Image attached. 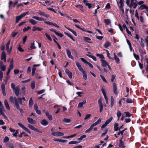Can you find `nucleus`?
<instances>
[{"mask_svg":"<svg viewBox=\"0 0 148 148\" xmlns=\"http://www.w3.org/2000/svg\"><path fill=\"white\" fill-rule=\"evenodd\" d=\"M137 0H131V3H129V4L127 5L130 8L133 7V8H136L137 5V2H134V1H136Z\"/></svg>","mask_w":148,"mask_h":148,"instance_id":"obj_1","label":"nucleus"},{"mask_svg":"<svg viewBox=\"0 0 148 148\" xmlns=\"http://www.w3.org/2000/svg\"><path fill=\"white\" fill-rule=\"evenodd\" d=\"M4 110H5L4 106L1 102L0 101V115H2L4 117L5 119H7V116L3 112V111Z\"/></svg>","mask_w":148,"mask_h":148,"instance_id":"obj_2","label":"nucleus"},{"mask_svg":"<svg viewBox=\"0 0 148 148\" xmlns=\"http://www.w3.org/2000/svg\"><path fill=\"white\" fill-rule=\"evenodd\" d=\"M51 134L53 136H61L64 135L63 133L58 131L53 132L51 133Z\"/></svg>","mask_w":148,"mask_h":148,"instance_id":"obj_3","label":"nucleus"},{"mask_svg":"<svg viewBox=\"0 0 148 148\" xmlns=\"http://www.w3.org/2000/svg\"><path fill=\"white\" fill-rule=\"evenodd\" d=\"M10 40H9L7 44H6V50L9 53H10V52L11 51L12 49V46H11L10 48Z\"/></svg>","mask_w":148,"mask_h":148,"instance_id":"obj_4","label":"nucleus"},{"mask_svg":"<svg viewBox=\"0 0 148 148\" xmlns=\"http://www.w3.org/2000/svg\"><path fill=\"white\" fill-rule=\"evenodd\" d=\"M101 91L106 100V103L107 104H108V98L107 96L104 89L103 88L101 89Z\"/></svg>","mask_w":148,"mask_h":148,"instance_id":"obj_5","label":"nucleus"},{"mask_svg":"<svg viewBox=\"0 0 148 148\" xmlns=\"http://www.w3.org/2000/svg\"><path fill=\"white\" fill-rule=\"evenodd\" d=\"M66 53L68 57L69 58H71L73 60H74V58L71 55V52L69 49H66Z\"/></svg>","mask_w":148,"mask_h":148,"instance_id":"obj_6","label":"nucleus"},{"mask_svg":"<svg viewBox=\"0 0 148 148\" xmlns=\"http://www.w3.org/2000/svg\"><path fill=\"white\" fill-rule=\"evenodd\" d=\"M101 66L103 67H105L108 64V63L104 59H101Z\"/></svg>","mask_w":148,"mask_h":148,"instance_id":"obj_7","label":"nucleus"},{"mask_svg":"<svg viewBox=\"0 0 148 148\" xmlns=\"http://www.w3.org/2000/svg\"><path fill=\"white\" fill-rule=\"evenodd\" d=\"M65 72L67 74L69 78H72L73 76L72 73L68 69H66L65 70Z\"/></svg>","mask_w":148,"mask_h":148,"instance_id":"obj_8","label":"nucleus"},{"mask_svg":"<svg viewBox=\"0 0 148 148\" xmlns=\"http://www.w3.org/2000/svg\"><path fill=\"white\" fill-rule=\"evenodd\" d=\"M14 67V61L13 60H12L10 62V64L9 65L8 70L11 71L13 69Z\"/></svg>","mask_w":148,"mask_h":148,"instance_id":"obj_9","label":"nucleus"},{"mask_svg":"<svg viewBox=\"0 0 148 148\" xmlns=\"http://www.w3.org/2000/svg\"><path fill=\"white\" fill-rule=\"evenodd\" d=\"M27 120L28 122L31 124H35L36 123V121L31 118H27Z\"/></svg>","mask_w":148,"mask_h":148,"instance_id":"obj_10","label":"nucleus"},{"mask_svg":"<svg viewBox=\"0 0 148 148\" xmlns=\"http://www.w3.org/2000/svg\"><path fill=\"white\" fill-rule=\"evenodd\" d=\"M19 88L18 87H16L13 90L14 92L15 93L16 96H18L19 95Z\"/></svg>","mask_w":148,"mask_h":148,"instance_id":"obj_11","label":"nucleus"},{"mask_svg":"<svg viewBox=\"0 0 148 148\" xmlns=\"http://www.w3.org/2000/svg\"><path fill=\"white\" fill-rule=\"evenodd\" d=\"M114 58L116 61V63L117 64H119L120 63V60L119 58L116 55L115 53H114Z\"/></svg>","mask_w":148,"mask_h":148,"instance_id":"obj_12","label":"nucleus"},{"mask_svg":"<svg viewBox=\"0 0 148 148\" xmlns=\"http://www.w3.org/2000/svg\"><path fill=\"white\" fill-rule=\"evenodd\" d=\"M86 103V100H84L82 102H80L78 103V107L79 108H82L83 105L85 104Z\"/></svg>","mask_w":148,"mask_h":148,"instance_id":"obj_13","label":"nucleus"},{"mask_svg":"<svg viewBox=\"0 0 148 148\" xmlns=\"http://www.w3.org/2000/svg\"><path fill=\"white\" fill-rule=\"evenodd\" d=\"M32 18L36 20L39 21H44V20L42 17H39L37 16H34L32 17Z\"/></svg>","mask_w":148,"mask_h":148,"instance_id":"obj_14","label":"nucleus"},{"mask_svg":"<svg viewBox=\"0 0 148 148\" xmlns=\"http://www.w3.org/2000/svg\"><path fill=\"white\" fill-rule=\"evenodd\" d=\"M4 104L7 109L9 111H10V108L7 101L6 99H5L4 100Z\"/></svg>","mask_w":148,"mask_h":148,"instance_id":"obj_15","label":"nucleus"},{"mask_svg":"<svg viewBox=\"0 0 148 148\" xmlns=\"http://www.w3.org/2000/svg\"><path fill=\"white\" fill-rule=\"evenodd\" d=\"M1 60H4V61L5 62L6 61V55L5 52L3 51L1 55Z\"/></svg>","mask_w":148,"mask_h":148,"instance_id":"obj_16","label":"nucleus"},{"mask_svg":"<svg viewBox=\"0 0 148 148\" xmlns=\"http://www.w3.org/2000/svg\"><path fill=\"white\" fill-rule=\"evenodd\" d=\"M113 92L114 94H117V86L116 84L114 83L113 84Z\"/></svg>","mask_w":148,"mask_h":148,"instance_id":"obj_17","label":"nucleus"},{"mask_svg":"<svg viewBox=\"0 0 148 148\" xmlns=\"http://www.w3.org/2000/svg\"><path fill=\"white\" fill-rule=\"evenodd\" d=\"M46 116L51 121L52 120V116L49 115V112L48 111H46L45 113Z\"/></svg>","mask_w":148,"mask_h":148,"instance_id":"obj_18","label":"nucleus"},{"mask_svg":"<svg viewBox=\"0 0 148 148\" xmlns=\"http://www.w3.org/2000/svg\"><path fill=\"white\" fill-rule=\"evenodd\" d=\"M29 22L33 25H36L37 23V22L36 21L33 19H29Z\"/></svg>","mask_w":148,"mask_h":148,"instance_id":"obj_19","label":"nucleus"},{"mask_svg":"<svg viewBox=\"0 0 148 148\" xmlns=\"http://www.w3.org/2000/svg\"><path fill=\"white\" fill-rule=\"evenodd\" d=\"M41 124L43 125L46 126L48 125V123L47 121L45 119H43L41 121Z\"/></svg>","mask_w":148,"mask_h":148,"instance_id":"obj_20","label":"nucleus"},{"mask_svg":"<svg viewBox=\"0 0 148 148\" xmlns=\"http://www.w3.org/2000/svg\"><path fill=\"white\" fill-rule=\"evenodd\" d=\"M64 27L66 28L68 30H69L70 31H71V32H72L73 33V34H74V35L75 36H77V33L75 31H74V30H73L72 29H70V28H69V27H67L66 26H64Z\"/></svg>","mask_w":148,"mask_h":148,"instance_id":"obj_21","label":"nucleus"},{"mask_svg":"<svg viewBox=\"0 0 148 148\" xmlns=\"http://www.w3.org/2000/svg\"><path fill=\"white\" fill-rule=\"evenodd\" d=\"M28 127L31 130L36 131L37 128L35 127H34L32 125L30 124H28L27 125Z\"/></svg>","mask_w":148,"mask_h":148,"instance_id":"obj_22","label":"nucleus"},{"mask_svg":"<svg viewBox=\"0 0 148 148\" xmlns=\"http://www.w3.org/2000/svg\"><path fill=\"white\" fill-rule=\"evenodd\" d=\"M119 124L117 123L114 124V130L115 131H117L119 130Z\"/></svg>","mask_w":148,"mask_h":148,"instance_id":"obj_23","label":"nucleus"},{"mask_svg":"<svg viewBox=\"0 0 148 148\" xmlns=\"http://www.w3.org/2000/svg\"><path fill=\"white\" fill-rule=\"evenodd\" d=\"M119 146L121 148H124L125 147L124 145V143L121 140H120V144Z\"/></svg>","mask_w":148,"mask_h":148,"instance_id":"obj_24","label":"nucleus"},{"mask_svg":"<svg viewBox=\"0 0 148 148\" xmlns=\"http://www.w3.org/2000/svg\"><path fill=\"white\" fill-rule=\"evenodd\" d=\"M111 45V43L108 41H107L106 42L105 44L104 45V47L106 48H107L108 47L110 46Z\"/></svg>","mask_w":148,"mask_h":148,"instance_id":"obj_25","label":"nucleus"},{"mask_svg":"<svg viewBox=\"0 0 148 148\" xmlns=\"http://www.w3.org/2000/svg\"><path fill=\"white\" fill-rule=\"evenodd\" d=\"M86 56L90 58H92L94 61H97V58L89 54H86Z\"/></svg>","mask_w":148,"mask_h":148,"instance_id":"obj_26","label":"nucleus"},{"mask_svg":"<svg viewBox=\"0 0 148 148\" xmlns=\"http://www.w3.org/2000/svg\"><path fill=\"white\" fill-rule=\"evenodd\" d=\"M33 104V101L32 98H31L29 101V107H32Z\"/></svg>","mask_w":148,"mask_h":148,"instance_id":"obj_27","label":"nucleus"},{"mask_svg":"<svg viewBox=\"0 0 148 148\" xmlns=\"http://www.w3.org/2000/svg\"><path fill=\"white\" fill-rule=\"evenodd\" d=\"M110 100V106L111 107H112L113 106L114 103V98L113 96L111 97Z\"/></svg>","mask_w":148,"mask_h":148,"instance_id":"obj_28","label":"nucleus"},{"mask_svg":"<svg viewBox=\"0 0 148 148\" xmlns=\"http://www.w3.org/2000/svg\"><path fill=\"white\" fill-rule=\"evenodd\" d=\"M147 8V6L146 5L143 4L140 5V6L139 8V9L140 10H142L145 9H146Z\"/></svg>","mask_w":148,"mask_h":148,"instance_id":"obj_29","label":"nucleus"},{"mask_svg":"<svg viewBox=\"0 0 148 148\" xmlns=\"http://www.w3.org/2000/svg\"><path fill=\"white\" fill-rule=\"evenodd\" d=\"M104 21L106 25H109L111 23L110 20L109 19H105L104 20Z\"/></svg>","mask_w":148,"mask_h":148,"instance_id":"obj_30","label":"nucleus"},{"mask_svg":"<svg viewBox=\"0 0 148 148\" xmlns=\"http://www.w3.org/2000/svg\"><path fill=\"white\" fill-rule=\"evenodd\" d=\"M137 19L139 20L142 23H143L144 22V19L143 16H140Z\"/></svg>","mask_w":148,"mask_h":148,"instance_id":"obj_31","label":"nucleus"},{"mask_svg":"<svg viewBox=\"0 0 148 148\" xmlns=\"http://www.w3.org/2000/svg\"><path fill=\"white\" fill-rule=\"evenodd\" d=\"M22 18L20 15L16 17V23H18L19 21Z\"/></svg>","mask_w":148,"mask_h":148,"instance_id":"obj_32","label":"nucleus"},{"mask_svg":"<svg viewBox=\"0 0 148 148\" xmlns=\"http://www.w3.org/2000/svg\"><path fill=\"white\" fill-rule=\"evenodd\" d=\"M64 33L66 35H67L69 37H70L73 41H75V40L73 38V36L65 32H64Z\"/></svg>","mask_w":148,"mask_h":148,"instance_id":"obj_33","label":"nucleus"},{"mask_svg":"<svg viewBox=\"0 0 148 148\" xmlns=\"http://www.w3.org/2000/svg\"><path fill=\"white\" fill-rule=\"evenodd\" d=\"M121 115V113L120 111H118L117 112V116L118 117V120H119V119Z\"/></svg>","mask_w":148,"mask_h":148,"instance_id":"obj_34","label":"nucleus"},{"mask_svg":"<svg viewBox=\"0 0 148 148\" xmlns=\"http://www.w3.org/2000/svg\"><path fill=\"white\" fill-rule=\"evenodd\" d=\"M84 79L86 80L87 79V75L85 71L82 73Z\"/></svg>","mask_w":148,"mask_h":148,"instance_id":"obj_35","label":"nucleus"},{"mask_svg":"<svg viewBox=\"0 0 148 148\" xmlns=\"http://www.w3.org/2000/svg\"><path fill=\"white\" fill-rule=\"evenodd\" d=\"M80 143L78 141H71L70 142H69V144H77L78 143Z\"/></svg>","mask_w":148,"mask_h":148,"instance_id":"obj_36","label":"nucleus"},{"mask_svg":"<svg viewBox=\"0 0 148 148\" xmlns=\"http://www.w3.org/2000/svg\"><path fill=\"white\" fill-rule=\"evenodd\" d=\"M6 66L5 65L0 66V69L1 71H4L6 69Z\"/></svg>","mask_w":148,"mask_h":148,"instance_id":"obj_37","label":"nucleus"},{"mask_svg":"<svg viewBox=\"0 0 148 148\" xmlns=\"http://www.w3.org/2000/svg\"><path fill=\"white\" fill-rule=\"evenodd\" d=\"M45 35L46 36V37L47 38V39L49 40L50 41H51L52 40V39L50 36L48 35L47 33L45 34Z\"/></svg>","mask_w":148,"mask_h":148,"instance_id":"obj_38","label":"nucleus"},{"mask_svg":"<svg viewBox=\"0 0 148 148\" xmlns=\"http://www.w3.org/2000/svg\"><path fill=\"white\" fill-rule=\"evenodd\" d=\"M113 119L112 117H111L110 118L108 119L106 122V123H107V124H108L111 121H112Z\"/></svg>","mask_w":148,"mask_h":148,"instance_id":"obj_39","label":"nucleus"},{"mask_svg":"<svg viewBox=\"0 0 148 148\" xmlns=\"http://www.w3.org/2000/svg\"><path fill=\"white\" fill-rule=\"evenodd\" d=\"M38 14L40 15L44 16L45 15V12H42L40 10H39L38 12Z\"/></svg>","mask_w":148,"mask_h":148,"instance_id":"obj_40","label":"nucleus"},{"mask_svg":"<svg viewBox=\"0 0 148 148\" xmlns=\"http://www.w3.org/2000/svg\"><path fill=\"white\" fill-rule=\"evenodd\" d=\"M63 121L64 122L66 123H69L71 121V120L70 119H67L66 118H64L63 120Z\"/></svg>","mask_w":148,"mask_h":148,"instance_id":"obj_41","label":"nucleus"},{"mask_svg":"<svg viewBox=\"0 0 148 148\" xmlns=\"http://www.w3.org/2000/svg\"><path fill=\"white\" fill-rule=\"evenodd\" d=\"M124 0H120L119 2H117V4L119 5V4H120V6H124Z\"/></svg>","mask_w":148,"mask_h":148,"instance_id":"obj_42","label":"nucleus"},{"mask_svg":"<svg viewBox=\"0 0 148 148\" xmlns=\"http://www.w3.org/2000/svg\"><path fill=\"white\" fill-rule=\"evenodd\" d=\"M35 82L33 81L31 84V87L32 89H34L35 87Z\"/></svg>","mask_w":148,"mask_h":148,"instance_id":"obj_43","label":"nucleus"},{"mask_svg":"<svg viewBox=\"0 0 148 148\" xmlns=\"http://www.w3.org/2000/svg\"><path fill=\"white\" fill-rule=\"evenodd\" d=\"M86 136V135H83L79 138L77 139V140H81L83 138H85Z\"/></svg>","mask_w":148,"mask_h":148,"instance_id":"obj_44","label":"nucleus"},{"mask_svg":"<svg viewBox=\"0 0 148 148\" xmlns=\"http://www.w3.org/2000/svg\"><path fill=\"white\" fill-rule=\"evenodd\" d=\"M30 47L31 49H36V47L35 46L34 43V42L32 43L31 44V46H30Z\"/></svg>","mask_w":148,"mask_h":148,"instance_id":"obj_45","label":"nucleus"},{"mask_svg":"<svg viewBox=\"0 0 148 148\" xmlns=\"http://www.w3.org/2000/svg\"><path fill=\"white\" fill-rule=\"evenodd\" d=\"M76 94L78 95V97H81L82 96V94H83V93L81 92H76Z\"/></svg>","mask_w":148,"mask_h":148,"instance_id":"obj_46","label":"nucleus"},{"mask_svg":"<svg viewBox=\"0 0 148 148\" xmlns=\"http://www.w3.org/2000/svg\"><path fill=\"white\" fill-rule=\"evenodd\" d=\"M84 40L87 42H88V41L91 40V39L90 38L88 37H84Z\"/></svg>","mask_w":148,"mask_h":148,"instance_id":"obj_47","label":"nucleus"},{"mask_svg":"<svg viewBox=\"0 0 148 148\" xmlns=\"http://www.w3.org/2000/svg\"><path fill=\"white\" fill-rule=\"evenodd\" d=\"M100 76L101 77V78L102 79V80L103 82H106V83L107 82V80H106L105 78L102 75H100Z\"/></svg>","mask_w":148,"mask_h":148,"instance_id":"obj_48","label":"nucleus"},{"mask_svg":"<svg viewBox=\"0 0 148 148\" xmlns=\"http://www.w3.org/2000/svg\"><path fill=\"white\" fill-rule=\"evenodd\" d=\"M55 34L57 35V36L60 37H62L63 36V34H62L59 33L58 32H56L55 33Z\"/></svg>","mask_w":148,"mask_h":148,"instance_id":"obj_49","label":"nucleus"},{"mask_svg":"<svg viewBox=\"0 0 148 148\" xmlns=\"http://www.w3.org/2000/svg\"><path fill=\"white\" fill-rule=\"evenodd\" d=\"M133 55L134 58L137 60H139V57L138 55L134 53H133Z\"/></svg>","mask_w":148,"mask_h":148,"instance_id":"obj_50","label":"nucleus"},{"mask_svg":"<svg viewBox=\"0 0 148 148\" xmlns=\"http://www.w3.org/2000/svg\"><path fill=\"white\" fill-rule=\"evenodd\" d=\"M91 116V114H87L85 116V117L84 118V120H86L87 119H88L90 118V117Z\"/></svg>","mask_w":148,"mask_h":148,"instance_id":"obj_51","label":"nucleus"},{"mask_svg":"<svg viewBox=\"0 0 148 148\" xmlns=\"http://www.w3.org/2000/svg\"><path fill=\"white\" fill-rule=\"evenodd\" d=\"M124 113L125 114V116L126 117H130L131 115V114H130L128 112H125L124 113Z\"/></svg>","mask_w":148,"mask_h":148,"instance_id":"obj_52","label":"nucleus"},{"mask_svg":"<svg viewBox=\"0 0 148 148\" xmlns=\"http://www.w3.org/2000/svg\"><path fill=\"white\" fill-rule=\"evenodd\" d=\"M18 125L20 127L22 128L23 130L25 129V127L22 124L20 123H18Z\"/></svg>","mask_w":148,"mask_h":148,"instance_id":"obj_53","label":"nucleus"},{"mask_svg":"<svg viewBox=\"0 0 148 148\" xmlns=\"http://www.w3.org/2000/svg\"><path fill=\"white\" fill-rule=\"evenodd\" d=\"M104 50L106 51L107 52V56H108V58L110 59H111V58L110 57V53H109V51L108 50Z\"/></svg>","mask_w":148,"mask_h":148,"instance_id":"obj_54","label":"nucleus"},{"mask_svg":"<svg viewBox=\"0 0 148 148\" xmlns=\"http://www.w3.org/2000/svg\"><path fill=\"white\" fill-rule=\"evenodd\" d=\"M31 29V27L29 26H28L27 27L24 28L23 30V32H25Z\"/></svg>","mask_w":148,"mask_h":148,"instance_id":"obj_55","label":"nucleus"},{"mask_svg":"<svg viewBox=\"0 0 148 148\" xmlns=\"http://www.w3.org/2000/svg\"><path fill=\"white\" fill-rule=\"evenodd\" d=\"M21 90L24 94H25V87L24 86H23L21 87Z\"/></svg>","mask_w":148,"mask_h":148,"instance_id":"obj_56","label":"nucleus"},{"mask_svg":"<svg viewBox=\"0 0 148 148\" xmlns=\"http://www.w3.org/2000/svg\"><path fill=\"white\" fill-rule=\"evenodd\" d=\"M123 6H120L119 7L120 10L122 11L123 14L124 13V10L123 8Z\"/></svg>","mask_w":148,"mask_h":148,"instance_id":"obj_57","label":"nucleus"},{"mask_svg":"<svg viewBox=\"0 0 148 148\" xmlns=\"http://www.w3.org/2000/svg\"><path fill=\"white\" fill-rule=\"evenodd\" d=\"M126 102L128 103H131L133 102V100L129 98L127 99L126 100Z\"/></svg>","mask_w":148,"mask_h":148,"instance_id":"obj_58","label":"nucleus"},{"mask_svg":"<svg viewBox=\"0 0 148 148\" xmlns=\"http://www.w3.org/2000/svg\"><path fill=\"white\" fill-rule=\"evenodd\" d=\"M27 36H25L23 38V44H25V42L27 38Z\"/></svg>","mask_w":148,"mask_h":148,"instance_id":"obj_59","label":"nucleus"},{"mask_svg":"<svg viewBox=\"0 0 148 148\" xmlns=\"http://www.w3.org/2000/svg\"><path fill=\"white\" fill-rule=\"evenodd\" d=\"M3 77V72L2 71H0V80H1Z\"/></svg>","mask_w":148,"mask_h":148,"instance_id":"obj_60","label":"nucleus"},{"mask_svg":"<svg viewBox=\"0 0 148 148\" xmlns=\"http://www.w3.org/2000/svg\"><path fill=\"white\" fill-rule=\"evenodd\" d=\"M98 103L99 104V106L101 105H103V103H102V99H101V98H100L99 99V100H98Z\"/></svg>","mask_w":148,"mask_h":148,"instance_id":"obj_61","label":"nucleus"},{"mask_svg":"<svg viewBox=\"0 0 148 148\" xmlns=\"http://www.w3.org/2000/svg\"><path fill=\"white\" fill-rule=\"evenodd\" d=\"M13 134V136L15 137H16L17 135V134H18V130H16L14 132Z\"/></svg>","mask_w":148,"mask_h":148,"instance_id":"obj_62","label":"nucleus"},{"mask_svg":"<svg viewBox=\"0 0 148 148\" xmlns=\"http://www.w3.org/2000/svg\"><path fill=\"white\" fill-rule=\"evenodd\" d=\"M80 59L83 62H84L85 64H87L88 62L84 58H81Z\"/></svg>","mask_w":148,"mask_h":148,"instance_id":"obj_63","label":"nucleus"},{"mask_svg":"<svg viewBox=\"0 0 148 148\" xmlns=\"http://www.w3.org/2000/svg\"><path fill=\"white\" fill-rule=\"evenodd\" d=\"M14 98L13 97H10V102H12V103H14Z\"/></svg>","mask_w":148,"mask_h":148,"instance_id":"obj_64","label":"nucleus"}]
</instances>
